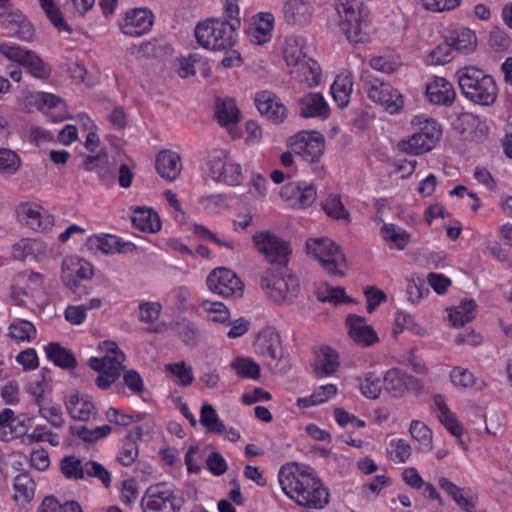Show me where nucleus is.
I'll use <instances>...</instances> for the list:
<instances>
[{
    "instance_id": "obj_1",
    "label": "nucleus",
    "mask_w": 512,
    "mask_h": 512,
    "mask_svg": "<svg viewBox=\"0 0 512 512\" xmlns=\"http://www.w3.org/2000/svg\"><path fill=\"white\" fill-rule=\"evenodd\" d=\"M278 479L283 492L301 507L321 510L329 504V489L309 466L288 463L281 467Z\"/></svg>"
},
{
    "instance_id": "obj_2",
    "label": "nucleus",
    "mask_w": 512,
    "mask_h": 512,
    "mask_svg": "<svg viewBox=\"0 0 512 512\" xmlns=\"http://www.w3.org/2000/svg\"><path fill=\"white\" fill-rule=\"evenodd\" d=\"M240 24V20L207 19L196 26L195 37L205 49L227 52V55L221 60V65L224 68L236 67L242 63L240 53L233 49L237 43V30Z\"/></svg>"
},
{
    "instance_id": "obj_3",
    "label": "nucleus",
    "mask_w": 512,
    "mask_h": 512,
    "mask_svg": "<svg viewBox=\"0 0 512 512\" xmlns=\"http://www.w3.org/2000/svg\"><path fill=\"white\" fill-rule=\"evenodd\" d=\"M338 26L352 44L365 43L370 38V19L367 8L357 0H336Z\"/></svg>"
},
{
    "instance_id": "obj_4",
    "label": "nucleus",
    "mask_w": 512,
    "mask_h": 512,
    "mask_svg": "<svg viewBox=\"0 0 512 512\" xmlns=\"http://www.w3.org/2000/svg\"><path fill=\"white\" fill-rule=\"evenodd\" d=\"M457 75L461 92L468 100L481 106L496 101L498 88L492 76L473 66L460 69Z\"/></svg>"
},
{
    "instance_id": "obj_5",
    "label": "nucleus",
    "mask_w": 512,
    "mask_h": 512,
    "mask_svg": "<svg viewBox=\"0 0 512 512\" xmlns=\"http://www.w3.org/2000/svg\"><path fill=\"white\" fill-rule=\"evenodd\" d=\"M260 285L266 295L278 304H292L300 291L298 278L287 266L268 268L261 276Z\"/></svg>"
},
{
    "instance_id": "obj_6",
    "label": "nucleus",
    "mask_w": 512,
    "mask_h": 512,
    "mask_svg": "<svg viewBox=\"0 0 512 512\" xmlns=\"http://www.w3.org/2000/svg\"><path fill=\"white\" fill-rule=\"evenodd\" d=\"M99 350L104 352L102 357H92L89 366L99 373L96 384L100 389L109 388L121 375L124 369V353L114 341H103L99 344Z\"/></svg>"
},
{
    "instance_id": "obj_7",
    "label": "nucleus",
    "mask_w": 512,
    "mask_h": 512,
    "mask_svg": "<svg viewBox=\"0 0 512 512\" xmlns=\"http://www.w3.org/2000/svg\"><path fill=\"white\" fill-rule=\"evenodd\" d=\"M254 349L274 374H284L289 369L288 362L284 358L281 338L273 328H265L259 332L254 342Z\"/></svg>"
},
{
    "instance_id": "obj_8",
    "label": "nucleus",
    "mask_w": 512,
    "mask_h": 512,
    "mask_svg": "<svg viewBox=\"0 0 512 512\" xmlns=\"http://www.w3.org/2000/svg\"><path fill=\"white\" fill-rule=\"evenodd\" d=\"M307 253L317 259L324 270L334 276H343L346 259L340 247L329 238H313L306 242Z\"/></svg>"
},
{
    "instance_id": "obj_9",
    "label": "nucleus",
    "mask_w": 512,
    "mask_h": 512,
    "mask_svg": "<svg viewBox=\"0 0 512 512\" xmlns=\"http://www.w3.org/2000/svg\"><path fill=\"white\" fill-rule=\"evenodd\" d=\"M412 123L420 126V131L415 132L408 139L398 142V149L411 155H419L430 151L441 136L439 125L435 120L423 116L415 117Z\"/></svg>"
},
{
    "instance_id": "obj_10",
    "label": "nucleus",
    "mask_w": 512,
    "mask_h": 512,
    "mask_svg": "<svg viewBox=\"0 0 512 512\" xmlns=\"http://www.w3.org/2000/svg\"><path fill=\"white\" fill-rule=\"evenodd\" d=\"M183 502V498L175 493L172 485L160 482L146 489L140 506L143 512H179Z\"/></svg>"
},
{
    "instance_id": "obj_11",
    "label": "nucleus",
    "mask_w": 512,
    "mask_h": 512,
    "mask_svg": "<svg viewBox=\"0 0 512 512\" xmlns=\"http://www.w3.org/2000/svg\"><path fill=\"white\" fill-rule=\"evenodd\" d=\"M207 173L214 181L239 185L243 179L241 166L224 150H214L208 156Z\"/></svg>"
},
{
    "instance_id": "obj_12",
    "label": "nucleus",
    "mask_w": 512,
    "mask_h": 512,
    "mask_svg": "<svg viewBox=\"0 0 512 512\" xmlns=\"http://www.w3.org/2000/svg\"><path fill=\"white\" fill-rule=\"evenodd\" d=\"M253 242L257 250L262 253L271 264L269 268L286 266L291 253L287 241L273 233L262 231L253 236Z\"/></svg>"
},
{
    "instance_id": "obj_13",
    "label": "nucleus",
    "mask_w": 512,
    "mask_h": 512,
    "mask_svg": "<svg viewBox=\"0 0 512 512\" xmlns=\"http://www.w3.org/2000/svg\"><path fill=\"white\" fill-rule=\"evenodd\" d=\"M0 53L7 59L15 61L25 67L35 78L45 79L50 75V66L31 50H25L18 46L1 43Z\"/></svg>"
},
{
    "instance_id": "obj_14",
    "label": "nucleus",
    "mask_w": 512,
    "mask_h": 512,
    "mask_svg": "<svg viewBox=\"0 0 512 512\" xmlns=\"http://www.w3.org/2000/svg\"><path fill=\"white\" fill-rule=\"evenodd\" d=\"M16 215L22 225L37 233H48L55 224L54 216L36 203H20Z\"/></svg>"
},
{
    "instance_id": "obj_15",
    "label": "nucleus",
    "mask_w": 512,
    "mask_h": 512,
    "mask_svg": "<svg viewBox=\"0 0 512 512\" xmlns=\"http://www.w3.org/2000/svg\"><path fill=\"white\" fill-rule=\"evenodd\" d=\"M288 148L307 162L317 161L324 152V138L316 132H299L288 140Z\"/></svg>"
},
{
    "instance_id": "obj_16",
    "label": "nucleus",
    "mask_w": 512,
    "mask_h": 512,
    "mask_svg": "<svg viewBox=\"0 0 512 512\" xmlns=\"http://www.w3.org/2000/svg\"><path fill=\"white\" fill-rule=\"evenodd\" d=\"M208 289L221 297H241L243 283L230 269L218 267L212 270L207 277Z\"/></svg>"
},
{
    "instance_id": "obj_17",
    "label": "nucleus",
    "mask_w": 512,
    "mask_h": 512,
    "mask_svg": "<svg viewBox=\"0 0 512 512\" xmlns=\"http://www.w3.org/2000/svg\"><path fill=\"white\" fill-rule=\"evenodd\" d=\"M86 476L98 478L106 488L111 485V475L102 464L96 461H87L83 464L74 456L66 457V478L80 480Z\"/></svg>"
},
{
    "instance_id": "obj_18",
    "label": "nucleus",
    "mask_w": 512,
    "mask_h": 512,
    "mask_svg": "<svg viewBox=\"0 0 512 512\" xmlns=\"http://www.w3.org/2000/svg\"><path fill=\"white\" fill-rule=\"evenodd\" d=\"M367 93L373 102L382 106L390 114L399 112L404 105L401 93L388 83L375 82L370 85Z\"/></svg>"
},
{
    "instance_id": "obj_19",
    "label": "nucleus",
    "mask_w": 512,
    "mask_h": 512,
    "mask_svg": "<svg viewBox=\"0 0 512 512\" xmlns=\"http://www.w3.org/2000/svg\"><path fill=\"white\" fill-rule=\"evenodd\" d=\"M282 14L287 25L302 27L311 21L312 5L308 0H285Z\"/></svg>"
},
{
    "instance_id": "obj_20",
    "label": "nucleus",
    "mask_w": 512,
    "mask_h": 512,
    "mask_svg": "<svg viewBox=\"0 0 512 512\" xmlns=\"http://www.w3.org/2000/svg\"><path fill=\"white\" fill-rule=\"evenodd\" d=\"M346 325L350 338L359 346L368 347L379 340L375 330L361 316L349 315L346 319Z\"/></svg>"
},
{
    "instance_id": "obj_21",
    "label": "nucleus",
    "mask_w": 512,
    "mask_h": 512,
    "mask_svg": "<svg viewBox=\"0 0 512 512\" xmlns=\"http://www.w3.org/2000/svg\"><path fill=\"white\" fill-rule=\"evenodd\" d=\"M255 103L259 112L273 123H280L287 117V108L271 92L257 93Z\"/></svg>"
},
{
    "instance_id": "obj_22",
    "label": "nucleus",
    "mask_w": 512,
    "mask_h": 512,
    "mask_svg": "<svg viewBox=\"0 0 512 512\" xmlns=\"http://www.w3.org/2000/svg\"><path fill=\"white\" fill-rule=\"evenodd\" d=\"M152 24L151 12L145 8H137L126 13L121 29L126 35L139 36L150 30Z\"/></svg>"
},
{
    "instance_id": "obj_23",
    "label": "nucleus",
    "mask_w": 512,
    "mask_h": 512,
    "mask_svg": "<svg viewBox=\"0 0 512 512\" xmlns=\"http://www.w3.org/2000/svg\"><path fill=\"white\" fill-rule=\"evenodd\" d=\"M426 95L433 104L450 106L456 98L453 85L445 78L435 76L426 84Z\"/></svg>"
},
{
    "instance_id": "obj_24",
    "label": "nucleus",
    "mask_w": 512,
    "mask_h": 512,
    "mask_svg": "<svg viewBox=\"0 0 512 512\" xmlns=\"http://www.w3.org/2000/svg\"><path fill=\"white\" fill-rule=\"evenodd\" d=\"M2 25L10 35L20 40L30 41L34 35L32 24L20 11L2 15Z\"/></svg>"
},
{
    "instance_id": "obj_25",
    "label": "nucleus",
    "mask_w": 512,
    "mask_h": 512,
    "mask_svg": "<svg viewBox=\"0 0 512 512\" xmlns=\"http://www.w3.org/2000/svg\"><path fill=\"white\" fill-rule=\"evenodd\" d=\"M84 167L88 171L96 170L103 182H109L115 176L117 163L105 149H101L97 155L86 158Z\"/></svg>"
},
{
    "instance_id": "obj_26",
    "label": "nucleus",
    "mask_w": 512,
    "mask_h": 512,
    "mask_svg": "<svg viewBox=\"0 0 512 512\" xmlns=\"http://www.w3.org/2000/svg\"><path fill=\"white\" fill-rule=\"evenodd\" d=\"M300 115L303 118H327L329 106L321 93H309L298 100Z\"/></svg>"
},
{
    "instance_id": "obj_27",
    "label": "nucleus",
    "mask_w": 512,
    "mask_h": 512,
    "mask_svg": "<svg viewBox=\"0 0 512 512\" xmlns=\"http://www.w3.org/2000/svg\"><path fill=\"white\" fill-rule=\"evenodd\" d=\"M181 169V158L178 153L163 150L157 155L156 170L162 178L174 181L179 176Z\"/></svg>"
},
{
    "instance_id": "obj_28",
    "label": "nucleus",
    "mask_w": 512,
    "mask_h": 512,
    "mask_svg": "<svg viewBox=\"0 0 512 512\" xmlns=\"http://www.w3.org/2000/svg\"><path fill=\"white\" fill-rule=\"evenodd\" d=\"M45 244L37 239L23 238L12 247V256L15 260L24 261L28 257L38 260L45 255Z\"/></svg>"
},
{
    "instance_id": "obj_29",
    "label": "nucleus",
    "mask_w": 512,
    "mask_h": 512,
    "mask_svg": "<svg viewBox=\"0 0 512 512\" xmlns=\"http://www.w3.org/2000/svg\"><path fill=\"white\" fill-rule=\"evenodd\" d=\"M380 236L390 249L404 250L410 242V234L392 223H385L380 229Z\"/></svg>"
},
{
    "instance_id": "obj_30",
    "label": "nucleus",
    "mask_w": 512,
    "mask_h": 512,
    "mask_svg": "<svg viewBox=\"0 0 512 512\" xmlns=\"http://www.w3.org/2000/svg\"><path fill=\"white\" fill-rule=\"evenodd\" d=\"M89 241L92 247L104 254L127 253L135 249L132 243L121 242L118 237L112 235L90 237Z\"/></svg>"
},
{
    "instance_id": "obj_31",
    "label": "nucleus",
    "mask_w": 512,
    "mask_h": 512,
    "mask_svg": "<svg viewBox=\"0 0 512 512\" xmlns=\"http://www.w3.org/2000/svg\"><path fill=\"white\" fill-rule=\"evenodd\" d=\"M339 365V356L337 352L328 346H323L317 353L314 372L317 377L328 376L336 372Z\"/></svg>"
},
{
    "instance_id": "obj_32",
    "label": "nucleus",
    "mask_w": 512,
    "mask_h": 512,
    "mask_svg": "<svg viewBox=\"0 0 512 512\" xmlns=\"http://www.w3.org/2000/svg\"><path fill=\"white\" fill-rule=\"evenodd\" d=\"M132 223L135 228L143 232L155 233L161 228L158 214L154 210L145 207L134 208Z\"/></svg>"
},
{
    "instance_id": "obj_33",
    "label": "nucleus",
    "mask_w": 512,
    "mask_h": 512,
    "mask_svg": "<svg viewBox=\"0 0 512 512\" xmlns=\"http://www.w3.org/2000/svg\"><path fill=\"white\" fill-rule=\"evenodd\" d=\"M447 40L452 49L463 53L472 52L477 45V38L474 31L466 27L456 28L451 31Z\"/></svg>"
},
{
    "instance_id": "obj_34",
    "label": "nucleus",
    "mask_w": 512,
    "mask_h": 512,
    "mask_svg": "<svg viewBox=\"0 0 512 512\" xmlns=\"http://www.w3.org/2000/svg\"><path fill=\"white\" fill-rule=\"evenodd\" d=\"M274 25V16L271 13H260L258 20L249 30L250 41L261 45L268 42L271 38V31Z\"/></svg>"
},
{
    "instance_id": "obj_35",
    "label": "nucleus",
    "mask_w": 512,
    "mask_h": 512,
    "mask_svg": "<svg viewBox=\"0 0 512 512\" xmlns=\"http://www.w3.org/2000/svg\"><path fill=\"white\" fill-rule=\"evenodd\" d=\"M71 417L75 420L88 421L96 413L94 404L85 396L71 395L66 405Z\"/></svg>"
},
{
    "instance_id": "obj_36",
    "label": "nucleus",
    "mask_w": 512,
    "mask_h": 512,
    "mask_svg": "<svg viewBox=\"0 0 512 512\" xmlns=\"http://www.w3.org/2000/svg\"><path fill=\"white\" fill-rule=\"evenodd\" d=\"M282 195L287 198L297 197L302 208L311 206L316 200V189L312 184L301 187L296 183H289L282 189Z\"/></svg>"
},
{
    "instance_id": "obj_37",
    "label": "nucleus",
    "mask_w": 512,
    "mask_h": 512,
    "mask_svg": "<svg viewBox=\"0 0 512 512\" xmlns=\"http://www.w3.org/2000/svg\"><path fill=\"white\" fill-rule=\"evenodd\" d=\"M283 55L288 66L298 67L301 65L304 59L308 58L304 51V40L296 36L288 37L285 41Z\"/></svg>"
},
{
    "instance_id": "obj_38",
    "label": "nucleus",
    "mask_w": 512,
    "mask_h": 512,
    "mask_svg": "<svg viewBox=\"0 0 512 512\" xmlns=\"http://www.w3.org/2000/svg\"><path fill=\"white\" fill-rule=\"evenodd\" d=\"M293 73L296 74L300 82L305 83L308 87L317 86L322 75L319 64L310 57L305 58Z\"/></svg>"
},
{
    "instance_id": "obj_39",
    "label": "nucleus",
    "mask_w": 512,
    "mask_h": 512,
    "mask_svg": "<svg viewBox=\"0 0 512 512\" xmlns=\"http://www.w3.org/2000/svg\"><path fill=\"white\" fill-rule=\"evenodd\" d=\"M15 501L29 503L35 495L36 484L28 473H20L14 479Z\"/></svg>"
},
{
    "instance_id": "obj_40",
    "label": "nucleus",
    "mask_w": 512,
    "mask_h": 512,
    "mask_svg": "<svg viewBox=\"0 0 512 512\" xmlns=\"http://www.w3.org/2000/svg\"><path fill=\"white\" fill-rule=\"evenodd\" d=\"M476 303L474 300H464L450 310L449 319L454 327H462L472 321L476 315Z\"/></svg>"
},
{
    "instance_id": "obj_41",
    "label": "nucleus",
    "mask_w": 512,
    "mask_h": 512,
    "mask_svg": "<svg viewBox=\"0 0 512 512\" xmlns=\"http://www.w3.org/2000/svg\"><path fill=\"white\" fill-rule=\"evenodd\" d=\"M411 437L418 442V450L429 452L432 449L433 433L432 430L420 420H412L409 426Z\"/></svg>"
},
{
    "instance_id": "obj_42",
    "label": "nucleus",
    "mask_w": 512,
    "mask_h": 512,
    "mask_svg": "<svg viewBox=\"0 0 512 512\" xmlns=\"http://www.w3.org/2000/svg\"><path fill=\"white\" fill-rule=\"evenodd\" d=\"M164 370L168 377L180 386H189L194 380L192 367L184 361L168 363Z\"/></svg>"
},
{
    "instance_id": "obj_43",
    "label": "nucleus",
    "mask_w": 512,
    "mask_h": 512,
    "mask_svg": "<svg viewBox=\"0 0 512 512\" xmlns=\"http://www.w3.org/2000/svg\"><path fill=\"white\" fill-rule=\"evenodd\" d=\"M317 299L321 302L337 305L340 303H352L353 300L348 297L342 287H334L327 283L320 284L316 291Z\"/></svg>"
},
{
    "instance_id": "obj_44",
    "label": "nucleus",
    "mask_w": 512,
    "mask_h": 512,
    "mask_svg": "<svg viewBox=\"0 0 512 512\" xmlns=\"http://www.w3.org/2000/svg\"><path fill=\"white\" fill-rule=\"evenodd\" d=\"M216 116L222 126L233 125L240 119V111L233 99L218 100L216 104Z\"/></svg>"
},
{
    "instance_id": "obj_45",
    "label": "nucleus",
    "mask_w": 512,
    "mask_h": 512,
    "mask_svg": "<svg viewBox=\"0 0 512 512\" xmlns=\"http://www.w3.org/2000/svg\"><path fill=\"white\" fill-rule=\"evenodd\" d=\"M452 383L461 388L483 389L486 383L483 379L475 377L474 374L466 368L455 367L450 373Z\"/></svg>"
},
{
    "instance_id": "obj_46",
    "label": "nucleus",
    "mask_w": 512,
    "mask_h": 512,
    "mask_svg": "<svg viewBox=\"0 0 512 512\" xmlns=\"http://www.w3.org/2000/svg\"><path fill=\"white\" fill-rule=\"evenodd\" d=\"M200 308L211 322L225 324L230 321V311L222 302L203 300L200 303Z\"/></svg>"
},
{
    "instance_id": "obj_47",
    "label": "nucleus",
    "mask_w": 512,
    "mask_h": 512,
    "mask_svg": "<svg viewBox=\"0 0 512 512\" xmlns=\"http://www.w3.org/2000/svg\"><path fill=\"white\" fill-rule=\"evenodd\" d=\"M200 423L208 432L223 435L226 431V426L219 419L215 408L208 403H205L201 407L200 411Z\"/></svg>"
},
{
    "instance_id": "obj_48",
    "label": "nucleus",
    "mask_w": 512,
    "mask_h": 512,
    "mask_svg": "<svg viewBox=\"0 0 512 512\" xmlns=\"http://www.w3.org/2000/svg\"><path fill=\"white\" fill-rule=\"evenodd\" d=\"M412 455V447L409 442L402 438L390 440L387 448L388 458L397 464L406 463Z\"/></svg>"
},
{
    "instance_id": "obj_49",
    "label": "nucleus",
    "mask_w": 512,
    "mask_h": 512,
    "mask_svg": "<svg viewBox=\"0 0 512 512\" xmlns=\"http://www.w3.org/2000/svg\"><path fill=\"white\" fill-rule=\"evenodd\" d=\"M352 91V81L348 76H338L331 86V94L340 108L348 105Z\"/></svg>"
},
{
    "instance_id": "obj_50",
    "label": "nucleus",
    "mask_w": 512,
    "mask_h": 512,
    "mask_svg": "<svg viewBox=\"0 0 512 512\" xmlns=\"http://www.w3.org/2000/svg\"><path fill=\"white\" fill-rule=\"evenodd\" d=\"M438 485L456 502L459 507L469 510L471 503L465 496L464 489L458 487L446 477L439 478Z\"/></svg>"
},
{
    "instance_id": "obj_51",
    "label": "nucleus",
    "mask_w": 512,
    "mask_h": 512,
    "mask_svg": "<svg viewBox=\"0 0 512 512\" xmlns=\"http://www.w3.org/2000/svg\"><path fill=\"white\" fill-rule=\"evenodd\" d=\"M176 326L177 333L184 344L188 346H195L197 344L201 332L194 322L184 318L178 321Z\"/></svg>"
},
{
    "instance_id": "obj_52",
    "label": "nucleus",
    "mask_w": 512,
    "mask_h": 512,
    "mask_svg": "<svg viewBox=\"0 0 512 512\" xmlns=\"http://www.w3.org/2000/svg\"><path fill=\"white\" fill-rule=\"evenodd\" d=\"M36 328L30 321L19 320L9 326V335L18 341H27L36 338Z\"/></svg>"
},
{
    "instance_id": "obj_53",
    "label": "nucleus",
    "mask_w": 512,
    "mask_h": 512,
    "mask_svg": "<svg viewBox=\"0 0 512 512\" xmlns=\"http://www.w3.org/2000/svg\"><path fill=\"white\" fill-rule=\"evenodd\" d=\"M325 213L336 220L345 219L349 221L350 214L338 195H329L322 204Z\"/></svg>"
},
{
    "instance_id": "obj_54",
    "label": "nucleus",
    "mask_w": 512,
    "mask_h": 512,
    "mask_svg": "<svg viewBox=\"0 0 512 512\" xmlns=\"http://www.w3.org/2000/svg\"><path fill=\"white\" fill-rule=\"evenodd\" d=\"M231 367L241 377L250 379L260 377V366L251 359L237 358L231 363Z\"/></svg>"
},
{
    "instance_id": "obj_55",
    "label": "nucleus",
    "mask_w": 512,
    "mask_h": 512,
    "mask_svg": "<svg viewBox=\"0 0 512 512\" xmlns=\"http://www.w3.org/2000/svg\"><path fill=\"white\" fill-rule=\"evenodd\" d=\"M384 384L393 395H401L405 390L404 372L398 368L388 370L384 376Z\"/></svg>"
},
{
    "instance_id": "obj_56",
    "label": "nucleus",
    "mask_w": 512,
    "mask_h": 512,
    "mask_svg": "<svg viewBox=\"0 0 512 512\" xmlns=\"http://www.w3.org/2000/svg\"><path fill=\"white\" fill-rule=\"evenodd\" d=\"M20 158L8 148H0V173L14 174L20 167Z\"/></svg>"
},
{
    "instance_id": "obj_57",
    "label": "nucleus",
    "mask_w": 512,
    "mask_h": 512,
    "mask_svg": "<svg viewBox=\"0 0 512 512\" xmlns=\"http://www.w3.org/2000/svg\"><path fill=\"white\" fill-rule=\"evenodd\" d=\"M360 389L362 394L370 399H376L382 391V381L374 373H369L361 382Z\"/></svg>"
},
{
    "instance_id": "obj_58",
    "label": "nucleus",
    "mask_w": 512,
    "mask_h": 512,
    "mask_svg": "<svg viewBox=\"0 0 512 512\" xmlns=\"http://www.w3.org/2000/svg\"><path fill=\"white\" fill-rule=\"evenodd\" d=\"M161 52L162 47L155 39L142 42L132 48V54H134L137 58L157 57L161 54Z\"/></svg>"
},
{
    "instance_id": "obj_59",
    "label": "nucleus",
    "mask_w": 512,
    "mask_h": 512,
    "mask_svg": "<svg viewBox=\"0 0 512 512\" xmlns=\"http://www.w3.org/2000/svg\"><path fill=\"white\" fill-rule=\"evenodd\" d=\"M162 306L158 302H144L139 305V319L143 323H154L158 320Z\"/></svg>"
},
{
    "instance_id": "obj_60",
    "label": "nucleus",
    "mask_w": 512,
    "mask_h": 512,
    "mask_svg": "<svg viewBox=\"0 0 512 512\" xmlns=\"http://www.w3.org/2000/svg\"><path fill=\"white\" fill-rule=\"evenodd\" d=\"M137 457L138 446L136 442L125 438L117 458L119 463H121L123 466H130L135 462Z\"/></svg>"
},
{
    "instance_id": "obj_61",
    "label": "nucleus",
    "mask_w": 512,
    "mask_h": 512,
    "mask_svg": "<svg viewBox=\"0 0 512 512\" xmlns=\"http://www.w3.org/2000/svg\"><path fill=\"white\" fill-rule=\"evenodd\" d=\"M431 64L444 65L452 60V47L448 40L439 44L429 54Z\"/></svg>"
},
{
    "instance_id": "obj_62",
    "label": "nucleus",
    "mask_w": 512,
    "mask_h": 512,
    "mask_svg": "<svg viewBox=\"0 0 512 512\" xmlns=\"http://www.w3.org/2000/svg\"><path fill=\"white\" fill-rule=\"evenodd\" d=\"M139 495V488L134 479H128L122 482L120 489V500L126 506L135 503Z\"/></svg>"
},
{
    "instance_id": "obj_63",
    "label": "nucleus",
    "mask_w": 512,
    "mask_h": 512,
    "mask_svg": "<svg viewBox=\"0 0 512 512\" xmlns=\"http://www.w3.org/2000/svg\"><path fill=\"white\" fill-rule=\"evenodd\" d=\"M429 290L425 286V282L422 279H410L407 284V296L408 300L412 304H417L424 297L425 293Z\"/></svg>"
},
{
    "instance_id": "obj_64",
    "label": "nucleus",
    "mask_w": 512,
    "mask_h": 512,
    "mask_svg": "<svg viewBox=\"0 0 512 512\" xmlns=\"http://www.w3.org/2000/svg\"><path fill=\"white\" fill-rule=\"evenodd\" d=\"M71 274L82 280H90L94 275L93 265L84 259H71Z\"/></svg>"
}]
</instances>
